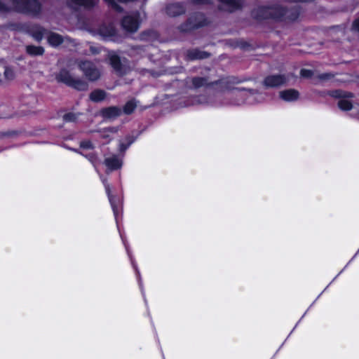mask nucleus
Segmentation results:
<instances>
[{
    "mask_svg": "<svg viewBox=\"0 0 359 359\" xmlns=\"http://www.w3.org/2000/svg\"><path fill=\"white\" fill-rule=\"evenodd\" d=\"M77 66L89 81L93 82L100 79L102 75L100 69L91 61L79 60L77 62Z\"/></svg>",
    "mask_w": 359,
    "mask_h": 359,
    "instance_id": "obj_1",
    "label": "nucleus"
},
{
    "mask_svg": "<svg viewBox=\"0 0 359 359\" xmlns=\"http://www.w3.org/2000/svg\"><path fill=\"white\" fill-rule=\"evenodd\" d=\"M207 22L201 13H194L189 17L187 20L178 27L180 32H189L206 25Z\"/></svg>",
    "mask_w": 359,
    "mask_h": 359,
    "instance_id": "obj_2",
    "label": "nucleus"
},
{
    "mask_svg": "<svg viewBox=\"0 0 359 359\" xmlns=\"http://www.w3.org/2000/svg\"><path fill=\"white\" fill-rule=\"evenodd\" d=\"M61 80L78 90H87L88 89V83L87 81L74 78L67 72H61L60 74Z\"/></svg>",
    "mask_w": 359,
    "mask_h": 359,
    "instance_id": "obj_3",
    "label": "nucleus"
},
{
    "mask_svg": "<svg viewBox=\"0 0 359 359\" xmlns=\"http://www.w3.org/2000/svg\"><path fill=\"white\" fill-rule=\"evenodd\" d=\"M15 8L23 12L37 14L41 10V6L36 0H15Z\"/></svg>",
    "mask_w": 359,
    "mask_h": 359,
    "instance_id": "obj_4",
    "label": "nucleus"
},
{
    "mask_svg": "<svg viewBox=\"0 0 359 359\" xmlns=\"http://www.w3.org/2000/svg\"><path fill=\"white\" fill-rule=\"evenodd\" d=\"M331 95L339 99L337 105L340 109L349 111L353 108V103L348 100L353 97V93L342 90H335L331 93Z\"/></svg>",
    "mask_w": 359,
    "mask_h": 359,
    "instance_id": "obj_5",
    "label": "nucleus"
},
{
    "mask_svg": "<svg viewBox=\"0 0 359 359\" xmlns=\"http://www.w3.org/2000/svg\"><path fill=\"white\" fill-rule=\"evenodd\" d=\"M121 26L128 32H135L140 26L139 14L125 16L121 21Z\"/></svg>",
    "mask_w": 359,
    "mask_h": 359,
    "instance_id": "obj_6",
    "label": "nucleus"
},
{
    "mask_svg": "<svg viewBox=\"0 0 359 359\" xmlns=\"http://www.w3.org/2000/svg\"><path fill=\"white\" fill-rule=\"evenodd\" d=\"M165 13L170 18H176L184 15L186 13V8L180 3H172L165 6Z\"/></svg>",
    "mask_w": 359,
    "mask_h": 359,
    "instance_id": "obj_7",
    "label": "nucleus"
},
{
    "mask_svg": "<svg viewBox=\"0 0 359 359\" xmlns=\"http://www.w3.org/2000/svg\"><path fill=\"white\" fill-rule=\"evenodd\" d=\"M286 82V78L283 75H272L267 76L264 81V84L266 87L273 88L278 87Z\"/></svg>",
    "mask_w": 359,
    "mask_h": 359,
    "instance_id": "obj_8",
    "label": "nucleus"
},
{
    "mask_svg": "<svg viewBox=\"0 0 359 359\" xmlns=\"http://www.w3.org/2000/svg\"><path fill=\"white\" fill-rule=\"evenodd\" d=\"M100 114L104 118L114 119L121 115V109L117 107H109L102 109Z\"/></svg>",
    "mask_w": 359,
    "mask_h": 359,
    "instance_id": "obj_9",
    "label": "nucleus"
},
{
    "mask_svg": "<svg viewBox=\"0 0 359 359\" xmlns=\"http://www.w3.org/2000/svg\"><path fill=\"white\" fill-rule=\"evenodd\" d=\"M299 95V92L294 89H288L280 92V97L287 102H291L297 100Z\"/></svg>",
    "mask_w": 359,
    "mask_h": 359,
    "instance_id": "obj_10",
    "label": "nucleus"
},
{
    "mask_svg": "<svg viewBox=\"0 0 359 359\" xmlns=\"http://www.w3.org/2000/svg\"><path fill=\"white\" fill-rule=\"evenodd\" d=\"M224 3V9L232 12L241 7V1L240 0H222Z\"/></svg>",
    "mask_w": 359,
    "mask_h": 359,
    "instance_id": "obj_11",
    "label": "nucleus"
},
{
    "mask_svg": "<svg viewBox=\"0 0 359 359\" xmlns=\"http://www.w3.org/2000/svg\"><path fill=\"white\" fill-rule=\"evenodd\" d=\"M48 43L52 46H58L64 41V38L57 33H50L47 37Z\"/></svg>",
    "mask_w": 359,
    "mask_h": 359,
    "instance_id": "obj_12",
    "label": "nucleus"
},
{
    "mask_svg": "<svg viewBox=\"0 0 359 359\" xmlns=\"http://www.w3.org/2000/svg\"><path fill=\"white\" fill-rule=\"evenodd\" d=\"M187 56L190 60H198L206 58L209 56V54L204 51L192 50L187 52Z\"/></svg>",
    "mask_w": 359,
    "mask_h": 359,
    "instance_id": "obj_13",
    "label": "nucleus"
},
{
    "mask_svg": "<svg viewBox=\"0 0 359 359\" xmlns=\"http://www.w3.org/2000/svg\"><path fill=\"white\" fill-rule=\"evenodd\" d=\"M107 97V93L102 90H95L90 93L89 97L93 102H98L104 100Z\"/></svg>",
    "mask_w": 359,
    "mask_h": 359,
    "instance_id": "obj_14",
    "label": "nucleus"
},
{
    "mask_svg": "<svg viewBox=\"0 0 359 359\" xmlns=\"http://www.w3.org/2000/svg\"><path fill=\"white\" fill-rule=\"evenodd\" d=\"M26 52L32 56H39L44 53V48L42 46H27Z\"/></svg>",
    "mask_w": 359,
    "mask_h": 359,
    "instance_id": "obj_15",
    "label": "nucleus"
},
{
    "mask_svg": "<svg viewBox=\"0 0 359 359\" xmlns=\"http://www.w3.org/2000/svg\"><path fill=\"white\" fill-rule=\"evenodd\" d=\"M95 4L94 0H72L71 6L76 8L77 6H83L85 8H90Z\"/></svg>",
    "mask_w": 359,
    "mask_h": 359,
    "instance_id": "obj_16",
    "label": "nucleus"
},
{
    "mask_svg": "<svg viewBox=\"0 0 359 359\" xmlns=\"http://www.w3.org/2000/svg\"><path fill=\"white\" fill-rule=\"evenodd\" d=\"M109 62L111 67L114 69V70L118 74H122L121 72V65L119 57L114 54L109 55Z\"/></svg>",
    "mask_w": 359,
    "mask_h": 359,
    "instance_id": "obj_17",
    "label": "nucleus"
},
{
    "mask_svg": "<svg viewBox=\"0 0 359 359\" xmlns=\"http://www.w3.org/2000/svg\"><path fill=\"white\" fill-rule=\"evenodd\" d=\"M104 163L110 169H118L121 166V161L115 156L105 159Z\"/></svg>",
    "mask_w": 359,
    "mask_h": 359,
    "instance_id": "obj_18",
    "label": "nucleus"
},
{
    "mask_svg": "<svg viewBox=\"0 0 359 359\" xmlns=\"http://www.w3.org/2000/svg\"><path fill=\"white\" fill-rule=\"evenodd\" d=\"M218 83L222 85L223 88L229 90L231 89V85L238 83L239 81L235 78H227L216 82L215 84H217Z\"/></svg>",
    "mask_w": 359,
    "mask_h": 359,
    "instance_id": "obj_19",
    "label": "nucleus"
},
{
    "mask_svg": "<svg viewBox=\"0 0 359 359\" xmlns=\"http://www.w3.org/2000/svg\"><path fill=\"white\" fill-rule=\"evenodd\" d=\"M115 29L113 26L109 25L108 27H102L100 29L99 33L103 37H109L115 34Z\"/></svg>",
    "mask_w": 359,
    "mask_h": 359,
    "instance_id": "obj_20",
    "label": "nucleus"
},
{
    "mask_svg": "<svg viewBox=\"0 0 359 359\" xmlns=\"http://www.w3.org/2000/svg\"><path fill=\"white\" fill-rule=\"evenodd\" d=\"M286 11L280 6H276L274 8H269V13L273 17V18H280L285 15Z\"/></svg>",
    "mask_w": 359,
    "mask_h": 359,
    "instance_id": "obj_21",
    "label": "nucleus"
},
{
    "mask_svg": "<svg viewBox=\"0 0 359 359\" xmlns=\"http://www.w3.org/2000/svg\"><path fill=\"white\" fill-rule=\"evenodd\" d=\"M14 78L15 73L13 70L10 67H5L4 70V77H1L2 82L12 81Z\"/></svg>",
    "mask_w": 359,
    "mask_h": 359,
    "instance_id": "obj_22",
    "label": "nucleus"
},
{
    "mask_svg": "<svg viewBox=\"0 0 359 359\" xmlns=\"http://www.w3.org/2000/svg\"><path fill=\"white\" fill-rule=\"evenodd\" d=\"M192 83L195 88H200L208 84L207 79L202 77H195L192 79Z\"/></svg>",
    "mask_w": 359,
    "mask_h": 359,
    "instance_id": "obj_23",
    "label": "nucleus"
},
{
    "mask_svg": "<svg viewBox=\"0 0 359 359\" xmlns=\"http://www.w3.org/2000/svg\"><path fill=\"white\" fill-rule=\"evenodd\" d=\"M136 104L133 101L128 102L123 107L124 113L127 114H131L136 108Z\"/></svg>",
    "mask_w": 359,
    "mask_h": 359,
    "instance_id": "obj_24",
    "label": "nucleus"
},
{
    "mask_svg": "<svg viewBox=\"0 0 359 359\" xmlns=\"http://www.w3.org/2000/svg\"><path fill=\"white\" fill-rule=\"evenodd\" d=\"M63 118L66 121H73L75 119V116L73 114H67L63 116Z\"/></svg>",
    "mask_w": 359,
    "mask_h": 359,
    "instance_id": "obj_25",
    "label": "nucleus"
},
{
    "mask_svg": "<svg viewBox=\"0 0 359 359\" xmlns=\"http://www.w3.org/2000/svg\"><path fill=\"white\" fill-rule=\"evenodd\" d=\"M300 74L304 77H310L312 75V72L308 69H302Z\"/></svg>",
    "mask_w": 359,
    "mask_h": 359,
    "instance_id": "obj_26",
    "label": "nucleus"
},
{
    "mask_svg": "<svg viewBox=\"0 0 359 359\" xmlns=\"http://www.w3.org/2000/svg\"><path fill=\"white\" fill-rule=\"evenodd\" d=\"M107 1L109 4H110L114 9L116 11H121V8L114 2L113 0H104Z\"/></svg>",
    "mask_w": 359,
    "mask_h": 359,
    "instance_id": "obj_27",
    "label": "nucleus"
},
{
    "mask_svg": "<svg viewBox=\"0 0 359 359\" xmlns=\"http://www.w3.org/2000/svg\"><path fill=\"white\" fill-rule=\"evenodd\" d=\"M192 3L196 4H206L209 2V0H190Z\"/></svg>",
    "mask_w": 359,
    "mask_h": 359,
    "instance_id": "obj_28",
    "label": "nucleus"
},
{
    "mask_svg": "<svg viewBox=\"0 0 359 359\" xmlns=\"http://www.w3.org/2000/svg\"><path fill=\"white\" fill-rule=\"evenodd\" d=\"M81 146L83 148L90 149L93 148L92 144L90 142H83L81 144Z\"/></svg>",
    "mask_w": 359,
    "mask_h": 359,
    "instance_id": "obj_29",
    "label": "nucleus"
},
{
    "mask_svg": "<svg viewBox=\"0 0 359 359\" xmlns=\"http://www.w3.org/2000/svg\"><path fill=\"white\" fill-rule=\"evenodd\" d=\"M90 52L93 55H96L100 53V49L96 47L91 46L90 47Z\"/></svg>",
    "mask_w": 359,
    "mask_h": 359,
    "instance_id": "obj_30",
    "label": "nucleus"
},
{
    "mask_svg": "<svg viewBox=\"0 0 359 359\" xmlns=\"http://www.w3.org/2000/svg\"><path fill=\"white\" fill-rule=\"evenodd\" d=\"M353 27L355 31L359 32V19L353 22Z\"/></svg>",
    "mask_w": 359,
    "mask_h": 359,
    "instance_id": "obj_31",
    "label": "nucleus"
},
{
    "mask_svg": "<svg viewBox=\"0 0 359 359\" xmlns=\"http://www.w3.org/2000/svg\"><path fill=\"white\" fill-rule=\"evenodd\" d=\"M133 141H134V138H133V137H131V138H130V141H129V142H128V145L124 146L123 144H121V150H125V149L127 148V147H128V145H130L132 142H133Z\"/></svg>",
    "mask_w": 359,
    "mask_h": 359,
    "instance_id": "obj_32",
    "label": "nucleus"
},
{
    "mask_svg": "<svg viewBox=\"0 0 359 359\" xmlns=\"http://www.w3.org/2000/svg\"><path fill=\"white\" fill-rule=\"evenodd\" d=\"M6 6L2 4L1 3H0V11H6Z\"/></svg>",
    "mask_w": 359,
    "mask_h": 359,
    "instance_id": "obj_33",
    "label": "nucleus"
},
{
    "mask_svg": "<svg viewBox=\"0 0 359 359\" xmlns=\"http://www.w3.org/2000/svg\"><path fill=\"white\" fill-rule=\"evenodd\" d=\"M111 130L113 131V132H116V131L115 129H111Z\"/></svg>",
    "mask_w": 359,
    "mask_h": 359,
    "instance_id": "obj_34",
    "label": "nucleus"
}]
</instances>
